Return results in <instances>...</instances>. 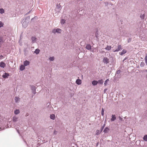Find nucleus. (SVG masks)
<instances>
[{"label": "nucleus", "instance_id": "f257e3e1", "mask_svg": "<svg viewBox=\"0 0 147 147\" xmlns=\"http://www.w3.org/2000/svg\"><path fill=\"white\" fill-rule=\"evenodd\" d=\"M61 9V7L60 5V3L57 4L56 7L55 11H56L57 15L60 12V11Z\"/></svg>", "mask_w": 147, "mask_h": 147}, {"label": "nucleus", "instance_id": "f03ea898", "mask_svg": "<svg viewBox=\"0 0 147 147\" xmlns=\"http://www.w3.org/2000/svg\"><path fill=\"white\" fill-rule=\"evenodd\" d=\"M62 30L61 29L59 28H57V29H54L52 31V32L54 34H56V33H61V32Z\"/></svg>", "mask_w": 147, "mask_h": 147}, {"label": "nucleus", "instance_id": "7ed1b4c3", "mask_svg": "<svg viewBox=\"0 0 147 147\" xmlns=\"http://www.w3.org/2000/svg\"><path fill=\"white\" fill-rule=\"evenodd\" d=\"M29 21L27 19H25L24 22L22 23L23 27L24 28H26L28 26Z\"/></svg>", "mask_w": 147, "mask_h": 147}, {"label": "nucleus", "instance_id": "20e7f679", "mask_svg": "<svg viewBox=\"0 0 147 147\" xmlns=\"http://www.w3.org/2000/svg\"><path fill=\"white\" fill-rule=\"evenodd\" d=\"M121 49H122L121 46L120 45H119L118 46V48L116 49H113V51L114 52H118Z\"/></svg>", "mask_w": 147, "mask_h": 147}, {"label": "nucleus", "instance_id": "39448f33", "mask_svg": "<svg viewBox=\"0 0 147 147\" xmlns=\"http://www.w3.org/2000/svg\"><path fill=\"white\" fill-rule=\"evenodd\" d=\"M9 76V73H5L2 75L3 77L4 78H8Z\"/></svg>", "mask_w": 147, "mask_h": 147}, {"label": "nucleus", "instance_id": "423d86ee", "mask_svg": "<svg viewBox=\"0 0 147 147\" xmlns=\"http://www.w3.org/2000/svg\"><path fill=\"white\" fill-rule=\"evenodd\" d=\"M31 39L32 40V42L33 43L36 42L37 40V39L34 36L32 37Z\"/></svg>", "mask_w": 147, "mask_h": 147}, {"label": "nucleus", "instance_id": "0eeeda50", "mask_svg": "<svg viewBox=\"0 0 147 147\" xmlns=\"http://www.w3.org/2000/svg\"><path fill=\"white\" fill-rule=\"evenodd\" d=\"M103 62L104 63L107 64L109 63V59L107 57H104L103 59Z\"/></svg>", "mask_w": 147, "mask_h": 147}, {"label": "nucleus", "instance_id": "6e6552de", "mask_svg": "<svg viewBox=\"0 0 147 147\" xmlns=\"http://www.w3.org/2000/svg\"><path fill=\"white\" fill-rule=\"evenodd\" d=\"M29 64H30L29 61L27 60L25 61L24 62V64L25 66H26L28 65H29Z\"/></svg>", "mask_w": 147, "mask_h": 147}, {"label": "nucleus", "instance_id": "1a4fd4ad", "mask_svg": "<svg viewBox=\"0 0 147 147\" xmlns=\"http://www.w3.org/2000/svg\"><path fill=\"white\" fill-rule=\"evenodd\" d=\"M76 83L78 85H80L81 84L82 81L80 79H77L76 81Z\"/></svg>", "mask_w": 147, "mask_h": 147}, {"label": "nucleus", "instance_id": "9d476101", "mask_svg": "<svg viewBox=\"0 0 147 147\" xmlns=\"http://www.w3.org/2000/svg\"><path fill=\"white\" fill-rule=\"evenodd\" d=\"M6 66V64L3 62H1V67L4 68Z\"/></svg>", "mask_w": 147, "mask_h": 147}, {"label": "nucleus", "instance_id": "9b49d317", "mask_svg": "<svg viewBox=\"0 0 147 147\" xmlns=\"http://www.w3.org/2000/svg\"><path fill=\"white\" fill-rule=\"evenodd\" d=\"M25 66L24 65H21L20 67V69L21 71L23 70L25 68Z\"/></svg>", "mask_w": 147, "mask_h": 147}, {"label": "nucleus", "instance_id": "f8f14e48", "mask_svg": "<svg viewBox=\"0 0 147 147\" xmlns=\"http://www.w3.org/2000/svg\"><path fill=\"white\" fill-rule=\"evenodd\" d=\"M20 100V98L18 97H16L15 98V101L16 102H19Z\"/></svg>", "mask_w": 147, "mask_h": 147}, {"label": "nucleus", "instance_id": "ddd939ff", "mask_svg": "<svg viewBox=\"0 0 147 147\" xmlns=\"http://www.w3.org/2000/svg\"><path fill=\"white\" fill-rule=\"evenodd\" d=\"M127 52V51L126 50L123 49L122 50L121 52L119 53V54L121 55H123L125 53Z\"/></svg>", "mask_w": 147, "mask_h": 147}, {"label": "nucleus", "instance_id": "4468645a", "mask_svg": "<svg viewBox=\"0 0 147 147\" xmlns=\"http://www.w3.org/2000/svg\"><path fill=\"white\" fill-rule=\"evenodd\" d=\"M109 130V129L107 127L105 128L104 130V132L105 133H107Z\"/></svg>", "mask_w": 147, "mask_h": 147}, {"label": "nucleus", "instance_id": "2eb2a0df", "mask_svg": "<svg viewBox=\"0 0 147 147\" xmlns=\"http://www.w3.org/2000/svg\"><path fill=\"white\" fill-rule=\"evenodd\" d=\"M86 48L87 49L90 50L91 49V47L90 44H88L86 45Z\"/></svg>", "mask_w": 147, "mask_h": 147}, {"label": "nucleus", "instance_id": "dca6fc26", "mask_svg": "<svg viewBox=\"0 0 147 147\" xmlns=\"http://www.w3.org/2000/svg\"><path fill=\"white\" fill-rule=\"evenodd\" d=\"M92 84L94 86L96 85L98 83V82L95 80H94L92 82Z\"/></svg>", "mask_w": 147, "mask_h": 147}, {"label": "nucleus", "instance_id": "f3484780", "mask_svg": "<svg viewBox=\"0 0 147 147\" xmlns=\"http://www.w3.org/2000/svg\"><path fill=\"white\" fill-rule=\"evenodd\" d=\"M20 113V111L19 109H16L14 111V113L16 115H17Z\"/></svg>", "mask_w": 147, "mask_h": 147}, {"label": "nucleus", "instance_id": "a211bd4d", "mask_svg": "<svg viewBox=\"0 0 147 147\" xmlns=\"http://www.w3.org/2000/svg\"><path fill=\"white\" fill-rule=\"evenodd\" d=\"M111 47L110 46H107V47L105 48V49L106 50L109 51L111 49Z\"/></svg>", "mask_w": 147, "mask_h": 147}, {"label": "nucleus", "instance_id": "6ab92c4d", "mask_svg": "<svg viewBox=\"0 0 147 147\" xmlns=\"http://www.w3.org/2000/svg\"><path fill=\"white\" fill-rule=\"evenodd\" d=\"M40 52V50L39 49H36L35 50V51H34V53L36 54H38Z\"/></svg>", "mask_w": 147, "mask_h": 147}, {"label": "nucleus", "instance_id": "aec40b11", "mask_svg": "<svg viewBox=\"0 0 147 147\" xmlns=\"http://www.w3.org/2000/svg\"><path fill=\"white\" fill-rule=\"evenodd\" d=\"M50 117L51 119H54L55 118V115L54 114H52L51 115Z\"/></svg>", "mask_w": 147, "mask_h": 147}, {"label": "nucleus", "instance_id": "412c9836", "mask_svg": "<svg viewBox=\"0 0 147 147\" xmlns=\"http://www.w3.org/2000/svg\"><path fill=\"white\" fill-rule=\"evenodd\" d=\"M144 35H140V38L142 40H145V37H144Z\"/></svg>", "mask_w": 147, "mask_h": 147}, {"label": "nucleus", "instance_id": "4be33fe9", "mask_svg": "<svg viewBox=\"0 0 147 147\" xmlns=\"http://www.w3.org/2000/svg\"><path fill=\"white\" fill-rule=\"evenodd\" d=\"M101 132L100 130H97L96 131V135H98L101 133Z\"/></svg>", "mask_w": 147, "mask_h": 147}, {"label": "nucleus", "instance_id": "5701e85b", "mask_svg": "<svg viewBox=\"0 0 147 147\" xmlns=\"http://www.w3.org/2000/svg\"><path fill=\"white\" fill-rule=\"evenodd\" d=\"M31 89L32 90H36V87L34 86H30Z\"/></svg>", "mask_w": 147, "mask_h": 147}, {"label": "nucleus", "instance_id": "b1692460", "mask_svg": "<svg viewBox=\"0 0 147 147\" xmlns=\"http://www.w3.org/2000/svg\"><path fill=\"white\" fill-rule=\"evenodd\" d=\"M109 81V79H108L106 80L105 82L104 83V85L105 86H107V82Z\"/></svg>", "mask_w": 147, "mask_h": 147}, {"label": "nucleus", "instance_id": "393cba45", "mask_svg": "<svg viewBox=\"0 0 147 147\" xmlns=\"http://www.w3.org/2000/svg\"><path fill=\"white\" fill-rule=\"evenodd\" d=\"M97 82H98V83L100 84H102L103 83V82L102 80H99Z\"/></svg>", "mask_w": 147, "mask_h": 147}, {"label": "nucleus", "instance_id": "a878e982", "mask_svg": "<svg viewBox=\"0 0 147 147\" xmlns=\"http://www.w3.org/2000/svg\"><path fill=\"white\" fill-rule=\"evenodd\" d=\"M143 139L144 141H147V135H146L144 136L143 138Z\"/></svg>", "mask_w": 147, "mask_h": 147}, {"label": "nucleus", "instance_id": "bb28decb", "mask_svg": "<svg viewBox=\"0 0 147 147\" xmlns=\"http://www.w3.org/2000/svg\"><path fill=\"white\" fill-rule=\"evenodd\" d=\"M65 23V20L64 19H62L61 21V24H63Z\"/></svg>", "mask_w": 147, "mask_h": 147}, {"label": "nucleus", "instance_id": "cd10ccee", "mask_svg": "<svg viewBox=\"0 0 147 147\" xmlns=\"http://www.w3.org/2000/svg\"><path fill=\"white\" fill-rule=\"evenodd\" d=\"M49 59L50 61H53L54 60V57H50L49 58Z\"/></svg>", "mask_w": 147, "mask_h": 147}, {"label": "nucleus", "instance_id": "c85d7f7f", "mask_svg": "<svg viewBox=\"0 0 147 147\" xmlns=\"http://www.w3.org/2000/svg\"><path fill=\"white\" fill-rule=\"evenodd\" d=\"M116 117L115 115H112V118L111 119H116Z\"/></svg>", "mask_w": 147, "mask_h": 147}, {"label": "nucleus", "instance_id": "c756f323", "mask_svg": "<svg viewBox=\"0 0 147 147\" xmlns=\"http://www.w3.org/2000/svg\"><path fill=\"white\" fill-rule=\"evenodd\" d=\"M145 15L144 14H141L140 16V17L142 19H143L145 17Z\"/></svg>", "mask_w": 147, "mask_h": 147}, {"label": "nucleus", "instance_id": "7c9ffc66", "mask_svg": "<svg viewBox=\"0 0 147 147\" xmlns=\"http://www.w3.org/2000/svg\"><path fill=\"white\" fill-rule=\"evenodd\" d=\"M104 111L103 108H102L101 111V115L103 116L104 115Z\"/></svg>", "mask_w": 147, "mask_h": 147}, {"label": "nucleus", "instance_id": "2f4dec72", "mask_svg": "<svg viewBox=\"0 0 147 147\" xmlns=\"http://www.w3.org/2000/svg\"><path fill=\"white\" fill-rule=\"evenodd\" d=\"M4 12V10L3 9H1V13L2 14Z\"/></svg>", "mask_w": 147, "mask_h": 147}, {"label": "nucleus", "instance_id": "473e14b6", "mask_svg": "<svg viewBox=\"0 0 147 147\" xmlns=\"http://www.w3.org/2000/svg\"><path fill=\"white\" fill-rule=\"evenodd\" d=\"M121 72V71L120 70H118L116 71V74H120V73Z\"/></svg>", "mask_w": 147, "mask_h": 147}, {"label": "nucleus", "instance_id": "72a5a7b5", "mask_svg": "<svg viewBox=\"0 0 147 147\" xmlns=\"http://www.w3.org/2000/svg\"><path fill=\"white\" fill-rule=\"evenodd\" d=\"M105 124H104V125H103V126H102L101 127V130H100V131H101V132L102 131L103 129V128H104V127H105Z\"/></svg>", "mask_w": 147, "mask_h": 147}, {"label": "nucleus", "instance_id": "f704fd0d", "mask_svg": "<svg viewBox=\"0 0 147 147\" xmlns=\"http://www.w3.org/2000/svg\"><path fill=\"white\" fill-rule=\"evenodd\" d=\"M105 124H104V125H103V126H102L101 127V130H100V131H101V132L102 131L103 129V128H104V127H105Z\"/></svg>", "mask_w": 147, "mask_h": 147}, {"label": "nucleus", "instance_id": "c9c22d12", "mask_svg": "<svg viewBox=\"0 0 147 147\" xmlns=\"http://www.w3.org/2000/svg\"><path fill=\"white\" fill-rule=\"evenodd\" d=\"M144 65V63L143 62H141V63L140 64V66L141 67H143Z\"/></svg>", "mask_w": 147, "mask_h": 147}, {"label": "nucleus", "instance_id": "e433bc0d", "mask_svg": "<svg viewBox=\"0 0 147 147\" xmlns=\"http://www.w3.org/2000/svg\"><path fill=\"white\" fill-rule=\"evenodd\" d=\"M57 132L56 130H55L53 132L54 135H56L57 134Z\"/></svg>", "mask_w": 147, "mask_h": 147}, {"label": "nucleus", "instance_id": "4c0bfd02", "mask_svg": "<svg viewBox=\"0 0 147 147\" xmlns=\"http://www.w3.org/2000/svg\"><path fill=\"white\" fill-rule=\"evenodd\" d=\"M32 93L34 94H36V90H32Z\"/></svg>", "mask_w": 147, "mask_h": 147}, {"label": "nucleus", "instance_id": "58836bf2", "mask_svg": "<svg viewBox=\"0 0 147 147\" xmlns=\"http://www.w3.org/2000/svg\"><path fill=\"white\" fill-rule=\"evenodd\" d=\"M107 90V88H105L104 90V93H105L106 92V91Z\"/></svg>", "mask_w": 147, "mask_h": 147}, {"label": "nucleus", "instance_id": "ea45409f", "mask_svg": "<svg viewBox=\"0 0 147 147\" xmlns=\"http://www.w3.org/2000/svg\"><path fill=\"white\" fill-rule=\"evenodd\" d=\"M3 23L1 22V27H3Z\"/></svg>", "mask_w": 147, "mask_h": 147}, {"label": "nucleus", "instance_id": "a19ab883", "mask_svg": "<svg viewBox=\"0 0 147 147\" xmlns=\"http://www.w3.org/2000/svg\"><path fill=\"white\" fill-rule=\"evenodd\" d=\"M131 40V39H130V38H129L128 40V42H130Z\"/></svg>", "mask_w": 147, "mask_h": 147}, {"label": "nucleus", "instance_id": "79ce46f5", "mask_svg": "<svg viewBox=\"0 0 147 147\" xmlns=\"http://www.w3.org/2000/svg\"><path fill=\"white\" fill-rule=\"evenodd\" d=\"M147 60V55H146L145 57V60Z\"/></svg>", "mask_w": 147, "mask_h": 147}, {"label": "nucleus", "instance_id": "37998d69", "mask_svg": "<svg viewBox=\"0 0 147 147\" xmlns=\"http://www.w3.org/2000/svg\"><path fill=\"white\" fill-rule=\"evenodd\" d=\"M127 59V57H125V59L123 60V61H124L125 60H126Z\"/></svg>", "mask_w": 147, "mask_h": 147}, {"label": "nucleus", "instance_id": "c03bdc74", "mask_svg": "<svg viewBox=\"0 0 147 147\" xmlns=\"http://www.w3.org/2000/svg\"><path fill=\"white\" fill-rule=\"evenodd\" d=\"M145 62L146 64H147V60H145Z\"/></svg>", "mask_w": 147, "mask_h": 147}, {"label": "nucleus", "instance_id": "a18cd8bd", "mask_svg": "<svg viewBox=\"0 0 147 147\" xmlns=\"http://www.w3.org/2000/svg\"><path fill=\"white\" fill-rule=\"evenodd\" d=\"M0 57H1V59L3 57V56H2V55H1Z\"/></svg>", "mask_w": 147, "mask_h": 147}, {"label": "nucleus", "instance_id": "49530a36", "mask_svg": "<svg viewBox=\"0 0 147 147\" xmlns=\"http://www.w3.org/2000/svg\"><path fill=\"white\" fill-rule=\"evenodd\" d=\"M0 40H1V38Z\"/></svg>", "mask_w": 147, "mask_h": 147}, {"label": "nucleus", "instance_id": "de8ad7c7", "mask_svg": "<svg viewBox=\"0 0 147 147\" xmlns=\"http://www.w3.org/2000/svg\"><path fill=\"white\" fill-rule=\"evenodd\" d=\"M121 119V117H120V119Z\"/></svg>", "mask_w": 147, "mask_h": 147}, {"label": "nucleus", "instance_id": "09e8293b", "mask_svg": "<svg viewBox=\"0 0 147 147\" xmlns=\"http://www.w3.org/2000/svg\"><path fill=\"white\" fill-rule=\"evenodd\" d=\"M16 120H14V121H16Z\"/></svg>", "mask_w": 147, "mask_h": 147}]
</instances>
